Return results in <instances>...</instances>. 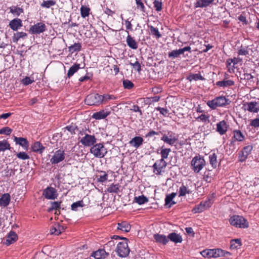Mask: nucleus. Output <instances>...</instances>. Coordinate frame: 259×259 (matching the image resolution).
Instances as JSON below:
<instances>
[{
    "label": "nucleus",
    "mask_w": 259,
    "mask_h": 259,
    "mask_svg": "<svg viewBox=\"0 0 259 259\" xmlns=\"http://www.w3.org/2000/svg\"><path fill=\"white\" fill-rule=\"evenodd\" d=\"M209 163L214 168H217L219 164V162L217 160V155L215 153H213L210 154L209 155Z\"/></svg>",
    "instance_id": "obj_30"
},
{
    "label": "nucleus",
    "mask_w": 259,
    "mask_h": 259,
    "mask_svg": "<svg viewBox=\"0 0 259 259\" xmlns=\"http://www.w3.org/2000/svg\"><path fill=\"white\" fill-rule=\"evenodd\" d=\"M144 140L141 137H135L130 141L129 144L135 148H139L143 143Z\"/></svg>",
    "instance_id": "obj_22"
},
{
    "label": "nucleus",
    "mask_w": 259,
    "mask_h": 259,
    "mask_svg": "<svg viewBox=\"0 0 259 259\" xmlns=\"http://www.w3.org/2000/svg\"><path fill=\"white\" fill-rule=\"evenodd\" d=\"M81 48V44L79 42L74 43L73 45L68 47V51L71 54L74 53L75 52H79L80 51Z\"/></svg>",
    "instance_id": "obj_34"
},
{
    "label": "nucleus",
    "mask_w": 259,
    "mask_h": 259,
    "mask_svg": "<svg viewBox=\"0 0 259 259\" xmlns=\"http://www.w3.org/2000/svg\"><path fill=\"white\" fill-rule=\"evenodd\" d=\"M65 128L70 132L72 134H75V131L76 129V126L73 125L67 126Z\"/></svg>",
    "instance_id": "obj_64"
},
{
    "label": "nucleus",
    "mask_w": 259,
    "mask_h": 259,
    "mask_svg": "<svg viewBox=\"0 0 259 259\" xmlns=\"http://www.w3.org/2000/svg\"><path fill=\"white\" fill-rule=\"evenodd\" d=\"M12 132V130L9 127H5L0 129V134L9 135Z\"/></svg>",
    "instance_id": "obj_57"
},
{
    "label": "nucleus",
    "mask_w": 259,
    "mask_h": 259,
    "mask_svg": "<svg viewBox=\"0 0 259 259\" xmlns=\"http://www.w3.org/2000/svg\"><path fill=\"white\" fill-rule=\"evenodd\" d=\"M230 224L236 227L247 228L249 226L248 222L243 217L233 215L230 219Z\"/></svg>",
    "instance_id": "obj_3"
},
{
    "label": "nucleus",
    "mask_w": 259,
    "mask_h": 259,
    "mask_svg": "<svg viewBox=\"0 0 259 259\" xmlns=\"http://www.w3.org/2000/svg\"><path fill=\"white\" fill-rule=\"evenodd\" d=\"M230 255L231 253L230 252L221 249L217 248L209 249V257L217 258L223 256H228V255Z\"/></svg>",
    "instance_id": "obj_10"
},
{
    "label": "nucleus",
    "mask_w": 259,
    "mask_h": 259,
    "mask_svg": "<svg viewBox=\"0 0 259 259\" xmlns=\"http://www.w3.org/2000/svg\"><path fill=\"white\" fill-rule=\"evenodd\" d=\"M56 4V1L55 0L44 1L40 4L42 8L49 9L50 7L55 6Z\"/></svg>",
    "instance_id": "obj_35"
},
{
    "label": "nucleus",
    "mask_w": 259,
    "mask_h": 259,
    "mask_svg": "<svg viewBox=\"0 0 259 259\" xmlns=\"http://www.w3.org/2000/svg\"><path fill=\"white\" fill-rule=\"evenodd\" d=\"M207 105L212 109H214L218 107L215 99L211 101H208L207 103Z\"/></svg>",
    "instance_id": "obj_60"
},
{
    "label": "nucleus",
    "mask_w": 259,
    "mask_h": 259,
    "mask_svg": "<svg viewBox=\"0 0 259 259\" xmlns=\"http://www.w3.org/2000/svg\"><path fill=\"white\" fill-rule=\"evenodd\" d=\"M168 239L175 243H181L183 241L182 236L176 233H170L168 235Z\"/></svg>",
    "instance_id": "obj_26"
},
{
    "label": "nucleus",
    "mask_w": 259,
    "mask_h": 259,
    "mask_svg": "<svg viewBox=\"0 0 259 259\" xmlns=\"http://www.w3.org/2000/svg\"><path fill=\"white\" fill-rule=\"evenodd\" d=\"M228 130V125L225 120L221 121L217 124V131L221 135L225 134Z\"/></svg>",
    "instance_id": "obj_19"
},
{
    "label": "nucleus",
    "mask_w": 259,
    "mask_h": 259,
    "mask_svg": "<svg viewBox=\"0 0 259 259\" xmlns=\"http://www.w3.org/2000/svg\"><path fill=\"white\" fill-rule=\"evenodd\" d=\"M211 205V202L210 200L201 202L199 204L193 208L192 212L194 213H200L209 208Z\"/></svg>",
    "instance_id": "obj_11"
},
{
    "label": "nucleus",
    "mask_w": 259,
    "mask_h": 259,
    "mask_svg": "<svg viewBox=\"0 0 259 259\" xmlns=\"http://www.w3.org/2000/svg\"><path fill=\"white\" fill-rule=\"evenodd\" d=\"M100 174L98 178V181L102 183L106 182L108 179V175L103 171H101Z\"/></svg>",
    "instance_id": "obj_54"
},
{
    "label": "nucleus",
    "mask_w": 259,
    "mask_h": 259,
    "mask_svg": "<svg viewBox=\"0 0 259 259\" xmlns=\"http://www.w3.org/2000/svg\"><path fill=\"white\" fill-rule=\"evenodd\" d=\"M182 54L180 49L179 50H173L168 53V57L170 58L174 59L178 58L180 55Z\"/></svg>",
    "instance_id": "obj_47"
},
{
    "label": "nucleus",
    "mask_w": 259,
    "mask_h": 259,
    "mask_svg": "<svg viewBox=\"0 0 259 259\" xmlns=\"http://www.w3.org/2000/svg\"><path fill=\"white\" fill-rule=\"evenodd\" d=\"M32 150L33 152L42 153L45 150V147L39 142H35L32 146Z\"/></svg>",
    "instance_id": "obj_29"
},
{
    "label": "nucleus",
    "mask_w": 259,
    "mask_h": 259,
    "mask_svg": "<svg viewBox=\"0 0 259 259\" xmlns=\"http://www.w3.org/2000/svg\"><path fill=\"white\" fill-rule=\"evenodd\" d=\"M79 142L85 147H90L94 145L97 142V139L94 135L85 133L80 138Z\"/></svg>",
    "instance_id": "obj_7"
},
{
    "label": "nucleus",
    "mask_w": 259,
    "mask_h": 259,
    "mask_svg": "<svg viewBox=\"0 0 259 259\" xmlns=\"http://www.w3.org/2000/svg\"><path fill=\"white\" fill-rule=\"evenodd\" d=\"M154 7L155 8V10L159 12L162 9V3L159 1L155 0L153 2Z\"/></svg>",
    "instance_id": "obj_59"
},
{
    "label": "nucleus",
    "mask_w": 259,
    "mask_h": 259,
    "mask_svg": "<svg viewBox=\"0 0 259 259\" xmlns=\"http://www.w3.org/2000/svg\"><path fill=\"white\" fill-rule=\"evenodd\" d=\"M11 196L9 193H5L0 198V206L7 207L10 203Z\"/></svg>",
    "instance_id": "obj_23"
},
{
    "label": "nucleus",
    "mask_w": 259,
    "mask_h": 259,
    "mask_svg": "<svg viewBox=\"0 0 259 259\" xmlns=\"http://www.w3.org/2000/svg\"><path fill=\"white\" fill-rule=\"evenodd\" d=\"M150 30L151 34L153 36V37L159 38L161 37V34L159 32L158 28L154 27L153 26H150Z\"/></svg>",
    "instance_id": "obj_42"
},
{
    "label": "nucleus",
    "mask_w": 259,
    "mask_h": 259,
    "mask_svg": "<svg viewBox=\"0 0 259 259\" xmlns=\"http://www.w3.org/2000/svg\"><path fill=\"white\" fill-rule=\"evenodd\" d=\"M10 145L7 140H4L0 141V152H4L6 150H10Z\"/></svg>",
    "instance_id": "obj_36"
},
{
    "label": "nucleus",
    "mask_w": 259,
    "mask_h": 259,
    "mask_svg": "<svg viewBox=\"0 0 259 259\" xmlns=\"http://www.w3.org/2000/svg\"><path fill=\"white\" fill-rule=\"evenodd\" d=\"M10 27L14 31H17L22 26V20L19 18H15L9 22Z\"/></svg>",
    "instance_id": "obj_17"
},
{
    "label": "nucleus",
    "mask_w": 259,
    "mask_h": 259,
    "mask_svg": "<svg viewBox=\"0 0 259 259\" xmlns=\"http://www.w3.org/2000/svg\"><path fill=\"white\" fill-rule=\"evenodd\" d=\"M102 103L103 102H107L108 101L111 100H115L117 99V97L112 95H109V94H105L103 96H102Z\"/></svg>",
    "instance_id": "obj_49"
},
{
    "label": "nucleus",
    "mask_w": 259,
    "mask_h": 259,
    "mask_svg": "<svg viewBox=\"0 0 259 259\" xmlns=\"http://www.w3.org/2000/svg\"><path fill=\"white\" fill-rule=\"evenodd\" d=\"M205 165V161L203 157L196 156L193 158L191 165L195 172L198 173Z\"/></svg>",
    "instance_id": "obj_4"
},
{
    "label": "nucleus",
    "mask_w": 259,
    "mask_h": 259,
    "mask_svg": "<svg viewBox=\"0 0 259 259\" xmlns=\"http://www.w3.org/2000/svg\"><path fill=\"white\" fill-rule=\"evenodd\" d=\"M84 205L82 200L74 202L71 205V209L73 211H77L78 207H83Z\"/></svg>",
    "instance_id": "obj_45"
},
{
    "label": "nucleus",
    "mask_w": 259,
    "mask_h": 259,
    "mask_svg": "<svg viewBox=\"0 0 259 259\" xmlns=\"http://www.w3.org/2000/svg\"><path fill=\"white\" fill-rule=\"evenodd\" d=\"M9 9L11 13L17 16L23 13V10L22 8L16 6L11 7Z\"/></svg>",
    "instance_id": "obj_39"
},
{
    "label": "nucleus",
    "mask_w": 259,
    "mask_h": 259,
    "mask_svg": "<svg viewBox=\"0 0 259 259\" xmlns=\"http://www.w3.org/2000/svg\"><path fill=\"white\" fill-rule=\"evenodd\" d=\"M102 95L92 94L87 96L84 102L89 106L98 105L102 103Z\"/></svg>",
    "instance_id": "obj_5"
},
{
    "label": "nucleus",
    "mask_w": 259,
    "mask_h": 259,
    "mask_svg": "<svg viewBox=\"0 0 259 259\" xmlns=\"http://www.w3.org/2000/svg\"><path fill=\"white\" fill-rule=\"evenodd\" d=\"M44 195L48 199H55L57 197V191L53 187L46 188L44 192Z\"/></svg>",
    "instance_id": "obj_13"
},
{
    "label": "nucleus",
    "mask_w": 259,
    "mask_h": 259,
    "mask_svg": "<svg viewBox=\"0 0 259 259\" xmlns=\"http://www.w3.org/2000/svg\"><path fill=\"white\" fill-rule=\"evenodd\" d=\"M119 184H111L107 189V191L109 193H117L119 191Z\"/></svg>",
    "instance_id": "obj_43"
},
{
    "label": "nucleus",
    "mask_w": 259,
    "mask_h": 259,
    "mask_svg": "<svg viewBox=\"0 0 259 259\" xmlns=\"http://www.w3.org/2000/svg\"><path fill=\"white\" fill-rule=\"evenodd\" d=\"M14 142L16 143V144L19 145L24 150H27L29 147V143L26 139L24 138L21 137H15L14 139Z\"/></svg>",
    "instance_id": "obj_18"
},
{
    "label": "nucleus",
    "mask_w": 259,
    "mask_h": 259,
    "mask_svg": "<svg viewBox=\"0 0 259 259\" xmlns=\"http://www.w3.org/2000/svg\"><path fill=\"white\" fill-rule=\"evenodd\" d=\"M134 201L137 203L141 205L147 202L148 201V199L144 195H141L138 197H135L134 198Z\"/></svg>",
    "instance_id": "obj_40"
},
{
    "label": "nucleus",
    "mask_w": 259,
    "mask_h": 259,
    "mask_svg": "<svg viewBox=\"0 0 259 259\" xmlns=\"http://www.w3.org/2000/svg\"><path fill=\"white\" fill-rule=\"evenodd\" d=\"M80 68V64H74L72 65L68 71L67 75L68 78H70L73 74L76 73Z\"/></svg>",
    "instance_id": "obj_31"
},
{
    "label": "nucleus",
    "mask_w": 259,
    "mask_h": 259,
    "mask_svg": "<svg viewBox=\"0 0 259 259\" xmlns=\"http://www.w3.org/2000/svg\"><path fill=\"white\" fill-rule=\"evenodd\" d=\"M130 65L133 66V68L137 71L138 72H140L141 70V66L140 63L136 61L134 63H130Z\"/></svg>",
    "instance_id": "obj_56"
},
{
    "label": "nucleus",
    "mask_w": 259,
    "mask_h": 259,
    "mask_svg": "<svg viewBox=\"0 0 259 259\" xmlns=\"http://www.w3.org/2000/svg\"><path fill=\"white\" fill-rule=\"evenodd\" d=\"M154 172L155 174H160L162 171V167H157V162L155 163L153 165Z\"/></svg>",
    "instance_id": "obj_63"
},
{
    "label": "nucleus",
    "mask_w": 259,
    "mask_h": 259,
    "mask_svg": "<svg viewBox=\"0 0 259 259\" xmlns=\"http://www.w3.org/2000/svg\"><path fill=\"white\" fill-rule=\"evenodd\" d=\"M122 241L118 242L116 248V251L119 256L121 257H126L130 251V249L128 246V240L125 238L121 239Z\"/></svg>",
    "instance_id": "obj_1"
},
{
    "label": "nucleus",
    "mask_w": 259,
    "mask_h": 259,
    "mask_svg": "<svg viewBox=\"0 0 259 259\" xmlns=\"http://www.w3.org/2000/svg\"><path fill=\"white\" fill-rule=\"evenodd\" d=\"M17 158L22 160H26L29 159V156L24 152H19L16 154Z\"/></svg>",
    "instance_id": "obj_55"
},
{
    "label": "nucleus",
    "mask_w": 259,
    "mask_h": 259,
    "mask_svg": "<svg viewBox=\"0 0 259 259\" xmlns=\"http://www.w3.org/2000/svg\"><path fill=\"white\" fill-rule=\"evenodd\" d=\"M27 34L23 32H17L14 33L13 37V40L15 42H17L20 38H25L27 36Z\"/></svg>",
    "instance_id": "obj_37"
},
{
    "label": "nucleus",
    "mask_w": 259,
    "mask_h": 259,
    "mask_svg": "<svg viewBox=\"0 0 259 259\" xmlns=\"http://www.w3.org/2000/svg\"><path fill=\"white\" fill-rule=\"evenodd\" d=\"M46 30V25L45 24L39 22L32 26L30 28V31L33 34H39Z\"/></svg>",
    "instance_id": "obj_12"
},
{
    "label": "nucleus",
    "mask_w": 259,
    "mask_h": 259,
    "mask_svg": "<svg viewBox=\"0 0 259 259\" xmlns=\"http://www.w3.org/2000/svg\"><path fill=\"white\" fill-rule=\"evenodd\" d=\"M234 84V82L231 80L219 81L216 82V85L221 87H227L233 86Z\"/></svg>",
    "instance_id": "obj_32"
},
{
    "label": "nucleus",
    "mask_w": 259,
    "mask_h": 259,
    "mask_svg": "<svg viewBox=\"0 0 259 259\" xmlns=\"http://www.w3.org/2000/svg\"><path fill=\"white\" fill-rule=\"evenodd\" d=\"M248 46L247 47H243L241 46L240 47L238 48V54L239 55H244L246 56L249 54V52L248 51Z\"/></svg>",
    "instance_id": "obj_46"
},
{
    "label": "nucleus",
    "mask_w": 259,
    "mask_h": 259,
    "mask_svg": "<svg viewBox=\"0 0 259 259\" xmlns=\"http://www.w3.org/2000/svg\"><path fill=\"white\" fill-rule=\"evenodd\" d=\"M218 107H221L227 105L228 100L224 96H220L215 98Z\"/></svg>",
    "instance_id": "obj_38"
},
{
    "label": "nucleus",
    "mask_w": 259,
    "mask_h": 259,
    "mask_svg": "<svg viewBox=\"0 0 259 259\" xmlns=\"http://www.w3.org/2000/svg\"><path fill=\"white\" fill-rule=\"evenodd\" d=\"M242 108L250 113H257L259 112V102L256 101L245 102L242 104Z\"/></svg>",
    "instance_id": "obj_6"
},
{
    "label": "nucleus",
    "mask_w": 259,
    "mask_h": 259,
    "mask_svg": "<svg viewBox=\"0 0 259 259\" xmlns=\"http://www.w3.org/2000/svg\"><path fill=\"white\" fill-rule=\"evenodd\" d=\"M123 86L125 89L130 90L134 87V83L128 79L123 80Z\"/></svg>",
    "instance_id": "obj_52"
},
{
    "label": "nucleus",
    "mask_w": 259,
    "mask_h": 259,
    "mask_svg": "<svg viewBox=\"0 0 259 259\" xmlns=\"http://www.w3.org/2000/svg\"><path fill=\"white\" fill-rule=\"evenodd\" d=\"M34 81V78L33 77L26 76L21 80V83L24 85H27L30 84H31Z\"/></svg>",
    "instance_id": "obj_50"
},
{
    "label": "nucleus",
    "mask_w": 259,
    "mask_h": 259,
    "mask_svg": "<svg viewBox=\"0 0 259 259\" xmlns=\"http://www.w3.org/2000/svg\"><path fill=\"white\" fill-rule=\"evenodd\" d=\"M92 76H93V75L92 74L87 73L85 76L80 77L79 79V80L80 82H82L85 80H90V79H91V78H92Z\"/></svg>",
    "instance_id": "obj_62"
},
{
    "label": "nucleus",
    "mask_w": 259,
    "mask_h": 259,
    "mask_svg": "<svg viewBox=\"0 0 259 259\" xmlns=\"http://www.w3.org/2000/svg\"><path fill=\"white\" fill-rule=\"evenodd\" d=\"M176 196V193H172L167 195L165 199L164 206L167 208H170L172 205L175 204L176 202L172 200Z\"/></svg>",
    "instance_id": "obj_21"
},
{
    "label": "nucleus",
    "mask_w": 259,
    "mask_h": 259,
    "mask_svg": "<svg viewBox=\"0 0 259 259\" xmlns=\"http://www.w3.org/2000/svg\"><path fill=\"white\" fill-rule=\"evenodd\" d=\"M244 136L243 135L242 133L240 130H235L233 132V139L234 140H232L231 143L232 144L233 142L235 141L242 142L244 140Z\"/></svg>",
    "instance_id": "obj_25"
},
{
    "label": "nucleus",
    "mask_w": 259,
    "mask_h": 259,
    "mask_svg": "<svg viewBox=\"0 0 259 259\" xmlns=\"http://www.w3.org/2000/svg\"><path fill=\"white\" fill-rule=\"evenodd\" d=\"M241 245V242L240 239L231 240L230 241V248L231 249H237Z\"/></svg>",
    "instance_id": "obj_41"
},
{
    "label": "nucleus",
    "mask_w": 259,
    "mask_h": 259,
    "mask_svg": "<svg viewBox=\"0 0 259 259\" xmlns=\"http://www.w3.org/2000/svg\"><path fill=\"white\" fill-rule=\"evenodd\" d=\"M90 152L96 157L103 158L107 154V151L102 143L95 144L91 148Z\"/></svg>",
    "instance_id": "obj_2"
},
{
    "label": "nucleus",
    "mask_w": 259,
    "mask_h": 259,
    "mask_svg": "<svg viewBox=\"0 0 259 259\" xmlns=\"http://www.w3.org/2000/svg\"><path fill=\"white\" fill-rule=\"evenodd\" d=\"M61 203V202L58 201L52 202L51 203V207L48 208V211L50 212L53 210H56L57 211L55 212V213L58 214L57 210L59 211L58 213H60L59 209L60 208Z\"/></svg>",
    "instance_id": "obj_33"
},
{
    "label": "nucleus",
    "mask_w": 259,
    "mask_h": 259,
    "mask_svg": "<svg viewBox=\"0 0 259 259\" xmlns=\"http://www.w3.org/2000/svg\"><path fill=\"white\" fill-rule=\"evenodd\" d=\"M136 3L137 9H139L141 11L145 12V8L142 0H136Z\"/></svg>",
    "instance_id": "obj_58"
},
{
    "label": "nucleus",
    "mask_w": 259,
    "mask_h": 259,
    "mask_svg": "<svg viewBox=\"0 0 259 259\" xmlns=\"http://www.w3.org/2000/svg\"><path fill=\"white\" fill-rule=\"evenodd\" d=\"M214 0H197L195 4V8H204L210 7L213 3Z\"/></svg>",
    "instance_id": "obj_16"
},
{
    "label": "nucleus",
    "mask_w": 259,
    "mask_h": 259,
    "mask_svg": "<svg viewBox=\"0 0 259 259\" xmlns=\"http://www.w3.org/2000/svg\"><path fill=\"white\" fill-rule=\"evenodd\" d=\"M252 148L253 147L251 145H248L243 148L239 156V160L240 161L242 162L246 159L252 151Z\"/></svg>",
    "instance_id": "obj_15"
},
{
    "label": "nucleus",
    "mask_w": 259,
    "mask_h": 259,
    "mask_svg": "<svg viewBox=\"0 0 259 259\" xmlns=\"http://www.w3.org/2000/svg\"><path fill=\"white\" fill-rule=\"evenodd\" d=\"M190 193V191L188 190L187 188L184 185H182L179 190V195L180 196L186 195V194Z\"/></svg>",
    "instance_id": "obj_53"
},
{
    "label": "nucleus",
    "mask_w": 259,
    "mask_h": 259,
    "mask_svg": "<svg viewBox=\"0 0 259 259\" xmlns=\"http://www.w3.org/2000/svg\"><path fill=\"white\" fill-rule=\"evenodd\" d=\"M65 158V152L62 149L57 150L50 159V162L53 164H58L62 161Z\"/></svg>",
    "instance_id": "obj_8"
},
{
    "label": "nucleus",
    "mask_w": 259,
    "mask_h": 259,
    "mask_svg": "<svg viewBox=\"0 0 259 259\" xmlns=\"http://www.w3.org/2000/svg\"><path fill=\"white\" fill-rule=\"evenodd\" d=\"M109 255V253L106 252L104 249H99L92 253L91 256L95 259H105Z\"/></svg>",
    "instance_id": "obj_14"
},
{
    "label": "nucleus",
    "mask_w": 259,
    "mask_h": 259,
    "mask_svg": "<svg viewBox=\"0 0 259 259\" xmlns=\"http://www.w3.org/2000/svg\"><path fill=\"white\" fill-rule=\"evenodd\" d=\"M117 225V229L123 232H128L131 229V226L130 224L125 221L119 223Z\"/></svg>",
    "instance_id": "obj_24"
},
{
    "label": "nucleus",
    "mask_w": 259,
    "mask_h": 259,
    "mask_svg": "<svg viewBox=\"0 0 259 259\" xmlns=\"http://www.w3.org/2000/svg\"><path fill=\"white\" fill-rule=\"evenodd\" d=\"M59 228V224H54L50 229V233L51 234L59 235V234H60V230L58 229Z\"/></svg>",
    "instance_id": "obj_44"
},
{
    "label": "nucleus",
    "mask_w": 259,
    "mask_h": 259,
    "mask_svg": "<svg viewBox=\"0 0 259 259\" xmlns=\"http://www.w3.org/2000/svg\"><path fill=\"white\" fill-rule=\"evenodd\" d=\"M110 111L102 110L99 112L94 113L92 115V117L95 119L100 120L105 118L109 115H110Z\"/></svg>",
    "instance_id": "obj_20"
},
{
    "label": "nucleus",
    "mask_w": 259,
    "mask_h": 259,
    "mask_svg": "<svg viewBox=\"0 0 259 259\" xmlns=\"http://www.w3.org/2000/svg\"><path fill=\"white\" fill-rule=\"evenodd\" d=\"M126 41L127 45L130 48L134 50H136L138 48V43L131 35H127V36L126 37Z\"/></svg>",
    "instance_id": "obj_28"
},
{
    "label": "nucleus",
    "mask_w": 259,
    "mask_h": 259,
    "mask_svg": "<svg viewBox=\"0 0 259 259\" xmlns=\"http://www.w3.org/2000/svg\"><path fill=\"white\" fill-rule=\"evenodd\" d=\"M250 125L254 127H259V115L256 118L251 120Z\"/></svg>",
    "instance_id": "obj_61"
},
{
    "label": "nucleus",
    "mask_w": 259,
    "mask_h": 259,
    "mask_svg": "<svg viewBox=\"0 0 259 259\" xmlns=\"http://www.w3.org/2000/svg\"><path fill=\"white\" fill-rule=\"evenodd\" d=\"M240 61H241V59H240L239 58H234L233 59H228L227 62L228 70L230 72V66H231L232 63H233L234 65H235Z\"/></svg>",
    "instance_id": "obj_51"
},
{
    "label": "nucleus",
    "mask_w": 259,
    "mask_h": 259,
    "mask_svg": "<svg viewBox=\"0 0 259 259\" xmlns=\"http://www.w3.org/2000/svg\"><path fill=\"white\" fill-rule=\"evenodd\" d=\"M90 11V8L87 7L81 6L80 8V14L81 17L83 18H85L86 17L88 16L89 15Z\"/></svg>",
    "instance_id": "obj_48"
},
{
    "label": "nucleus",
    "mask_w": 259,
    "mask_h": 259,
    "mask_svg": "<svg viewBox=\"0 0 259 259\" xmlns=\"http://www.w3.org/2000/svg\"><path fill=\"white\" fill-rule=\"evenodd\" d=\"M177 140V135L172 132H168L163 135V141L170 146L174 145Z\"/></svg>",
    "instance_id": "obj_9"
},
{
    "label": "nucleus",
    "mask_w": 259,
    "mask_h": 259,
    "mask_svg": "<svg viewBox=\"0 0 259 259\" xmlns=\"http://www.w3.org/2000/svg\"><path fill=\"white\" fill-rule=\"evenodd\" d=\"M18 238L17 234L14 231H10L6 240V244L9 245L16 241Z\"/></svg>",
    "instance_id": "obj_27"
}]
</instances>
